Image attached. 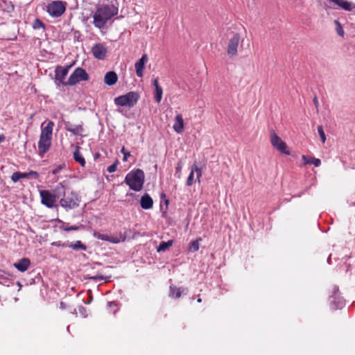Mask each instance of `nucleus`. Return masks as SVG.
Segmentation results:
<instances>
[{"instance_id": "nucleus-1", "label": "nucleus", "mask_w": 355, "mask_h": 355, "mask_svg": "<svg viewBox=\"0 0 355 355\" xmlns=\"http://www.w3.org/2000/svg\"><path fill=\"white\" fill-rule=\"evenodd\" d=\"M117 14V8L113 6L105 5L98 8L93 15V24L95 27L103 29L106 23Z\"/></svg>"}, {"instance_id": "nucleus-2", "label": "nucleus", "mask_w": 355, "mask_h": 355, "mask_svg": "<svg viewBox=\"0 0 355 355\" xmlns=\"http://www.w3.org/2000/svg\"><path fill=\"white\" fill-rule=\"evenodd\" d=\"M89 75L86 71L81 67H78L70 75L69 80L67 81V83L69 85L73 86L80 81H87L89 80Z\"/></svg>"}, {"instance_id": "nucleus-3", "label": "nucleus", "mask_w": 355, "mask_h": 355, "mask_svg": "<svg viewBox=\"0 0 355 355\" xmlns=\"http://www.w3.org/2000/svg\"><path fill=\"white\" fill-rule=\"evenodd\" d=\"M65 10V3L61 1H53L46 6L47 12L53 17H60Z\"/></svg>"}, {"instance_id": "nucleus-4", "label": "nucleus", "mask_w": 355, "mask_h": 355, "mask_svg": "<svg viewBox=\"0 0 355 355\" xmlns=\"http://www.w3.org/2000/svg\"><path fill=\"white\" fill-rule=\"evenodd\" d=\"M60 204L67 209H74L79 205L78 195L75 192L71 191L69 196H64L60 199Z\"/></svg>"}, {"instance_id": "nucleus-5", "label": "nucleus", "mask_w": 355, "mask_h": 355, "mask_svg": "<svg viewBox=\"0 0 355 355\" xmlns=\"http://www.w3.org/2000/svg\"><path fill=\"white\" fill-rule=\"evenodd\" d=\"M70 67V65L65 67L58 66L56 67L55 70V83L58 87H59L60 85L64 86L69 85L67 83V81H64V79L69 73Z\"/></svg>"}, {"instance_id": "nucleus-6", "label": "nucleus", "mask_w": 355, "mask_h": 355, "mask_svg": "<svg viewBox=\"0 0 355 355\" xmlns=\"http://www.w3.org/2000/svg\"><path fill=\"white\" fill-rule=\"evenodd\" d=\"M270 142L272 146L282 153L290 155L286 144L276 133L272 132L270 135Z\"/></svg>"}, {"instance_id": "nucleus-7", "label": "nucleus", "mask_w": 355, "mask_h": 355, "mask_svg": "<svg viewBox=\"0 0 355 355\" xmlns=\"http://www.w3.org/2000/svg\"><path fill=\"white\" fill-rule=\"evenodd\" d=\"M41 202L49 208L57 207L55 205L56 199L55 195H53L48 190H42L40 191Z\"/></svg>"}, {"instance_id": "nucleus-8", "label": "nucleus", "mask_w": 355, "mask_h": 355, "mask_svg": "<svg viewBox=\"0 0 355 355\" xmlns=\"http://www.w3.org/2000/svg\"><path fill=\"white\" fill-rule=\"evenodd\" d=\"M114 103L119 106L131 107L133 106V92L115 98Z\"/></svg>"}, {"instance_id": "nucleus-9", "label": "nucleus", "mask_w": 355, "mask_h": 355, "mask_svg": "<svg viewBox=\"0 0 355 355\" xmlns=\"http://www.w3.org/2000/svg\"><path fill=\"white\" fill-rule=\"evenodd\" d=\"M240 42V36L239 34H234L230 40L227 45V52L230 57H234L237 55V49Z\"/></svg>"}, {"instance_id": "nucleus-10", "label": "nucleus", "mask_w": 355, "mask_h": 355, "mask_svg": "<svg viewBox=\"0 0 355 355\" xmlns=\"http://www.w3.org/2000/svg\"><path fill=\"white\" fill-rule=\"evenodd\" d=\"M94 58L98 60H104L107 56V50L102 43L95 44L91 50Z\"/></svg>"}, {"instance_id": "nucleus-11", "label": "nucleus", "mask_w": 355, "mask_h": 355, "mask_svg": "<svg viewBox=\"0 0 355 355\" xmlns=\"http://www.w3.org/2000/svg\"><path fill=\"white\" fill-rule=\"evenodd\" d=\"M194 173H196V180L200 182V178L202 176V170L197 166L196 164H193L191 167V172L187 180V185L191 186L193 183Z\"/></svg>"}, {"instance_id": "nucleus-12", "label": "nucleus", "mask_w": 355, "mask_h": 355, "mask_svg": "<svg viewBox=\"0 0 355 355\" xmlns=\"http://www.w3.org/2000/svg\"><path fill=\"white\" fill-rule=\"evenodd\" d=\"M144 173L140 169L135 171V191H140L144 182Z\"/></svg>"}, {"instance_id": "nucleus-13", "label": "nucleus", "mask_w": 355, "mask_h": 355, "mask_svg": "<svg viewBox=\"0 0 355 355\" xmlns=\"http://www.w3.org/2000/svg\"><path fill=\"white\" fill-rule=\"evenodd\" d=\"M148 61V55L146 54H144L142 57L135 64L136 73L138 77H143L145 64L147 63Z\"/></svg>"}, {"instance_id": "nucleus-14", "label": "nucleus", "mask_w": 355, "mask_h": 355, "mask_svg": "<svg viewBox=\"0 0 355 355\" xmlns=\"http://www.w3.org/2000/svg\"><path fill=\"white\" fill-rule=\"evenodd\" d=\"M64 124L65 125V129L74 135H80L84 130L82 124L73 125L69 121H64Z\"/></svg>"}, {"instance_id": "nucleus-15", "label": "nucleus", "mask_w": 355, "mask_h": 355, "mask_svg": "<svg viewBox=\"0 0 355 355\" xmlns=\"http://www.w3.org/2000/svg\"><path fill=\"white\" fill-rule=\"evenodd\" d=\"M51 139L40 137V140L38 142L39 152L40 153H46L51 146Z\"/></svg>"}, {"instance_id": "nucleus-16", "label": "nucleus", "mask_w": 355, "mask_h": 355, "mask_svg": "<svg viewBox=\"0 0 355 355\" xmlns=\"http://www.w3.org/2000/svg\"><path fill=\"white\" fill-rule=\"evenodd\" d=\"M184 119L181 114L176 115L175 118L174 124L173 125V130L178 134H181L184 131Z\"/></svg>"}, {"instance_id": "nucleus-17", "label": "nucleus", "mask_w": 355, "mask_h": 355, "mask_svg": "<svg viewBox=\"0 0 355 355\" xmlns=\"http://www.w3.org/2000/svg\"><path fill=\"white\" fill-rule=\"evenodd\" d=\"M329 1L332 2L341 8L347 11H352L354 8H355V5L347 0H329Z\"/></svg>"}, {"instance_id": "nucleus-18", "label": "nucleus", "mask_w": 355, "mask_h": 355, "mask_svg": "<svg viewBox=\"0 0 355 355\" xmlns=\"http://www.w3.org/2000/svg\"><path fill=\"white\" fill-rule=\"evenodd\" d=\"M188 289L184 287L170 286L169 296L173 298H180L182 294H187Z\"/></svg>"}, {"instance_id": "nucleus-19", "label": "nucleus", "mask_w": 355, "mask_h": 355, "mask_svg": "<svg viewBox=\"0 0 355 355\" xmlns=\"http://www.w3.org/2000/svg\"><path fill=\"white\" fill-rule=\"evenodd\" d=\"M118 80V76L116 72L113 71H108L105 73L104 77V83L109 86H112Z\"/></svg>"}, {"instance_id": "nucleus-20", "label": "nucleus", "mask_w": 355, "mask_h": 355, "mask_svg": "<svg viewBox=\"0 0 355 355\" xmlns=\"http://www.w3.org/2000/svg\"><path fill=\"white\" fill-rule=\"evenodd\" d=\"M31 261L28 258H23L18 262L13 264L14 267L16 268L19 271L23 272L28 270Z\"/></svg>"}, {"instance_id": "nucleus-21", "label": "nucleus", "mask_w": 355, "mask_h": 355, "mask_svg": "<svg viewBox=\"0 0 355 355\" xmlns=\"http://www.w3.org/2000/svg\"><path fill=\"white\" fill-rule=\"evenodd\" d=\"M53 126L54 123L51 121H49L44 128L42 127L40 137L51 139Z\"/></svg>"}, {"instance_id": "nucleus-22", "label": "nucleus", "mask_w": 355, "mask_h": 355, "mask_svg": "<svg viewBox=\"0 0 355 355\" xmlns=\"http://www.w3.org/2000/svg\"><path fill=\"white\" fill-rule=\"evenodd\" d=\"M140 205L144 209H150L153 207V200L148 193H146L140 200Z\"/></svg>"}, {"instance_id": "nucleus-23", "label": "nucleus", "mask_w": 355, "mask_h": 355, "mask_svg": "<svg viewBox=\"0 0 355 355\" xmlns=\"http://www.w3.org/2000/svg\"><path fill=\"white\" fill-rule=\"evenodd\" d=\"M62 247L65 248H69L73 249V250L78 251V250H83L85 251L87 250V246L82 243L80 241H77L75 243H63Z\"/></svg>"}, {"instance_id": "nucleus-24", "label": "nucleus", "mask_w": 355, "mask_h": 355, "mask_svg": "<svg viewBox=\"0 0 355 355\" xmlns=\"http://www.w3.org/2000/svg\"><path fill=\"white\" fill-rule=\"evenodd\" d=\"M80 147L79 146H76V150L73 153V158L74 159L78 162L81 166H85V158L80 155L79 150H80Z\"/></svg>"}, {"instance_id": "nucleus-25", "label": "nucleus", "mask_w": 355, "mask_h": 355, "mask_svg": "<svg viewBox=\"0 0 355 355\" xmlns=\"http://www.w3.org/2000/svg\"><path fill=\"white\" fill-rule=\"evenodd\" d=\"M65 188L62 183H60L53 190V195H55V199L59 198L62 196H64Z\"/></svg>"}, {"instance_id": "nucleus-26", "label": "nucleus", "mask_w": 355, "mask_h": 355, "mask_svg": "<svg viewBox=\"0 0 355 355\" xmlns=\"http://www.w3.org/2000/svg\"><path fill=\"white\" fill-rule=\"evenodd\" d=\"M302 159L304 164H313L315 166H319L321 164V161L317 158H309L306 155H302Z\"/></svg>"}, {"instance_id": "nucleus-27", "label": "nucleus", "mask_w": 355, "mask_h": 355, "mask_svg": "<svg viewBox=\"0 0 355 355\" xmlns=\"http://www.w3.org/2000/svg\"><path fill=\"white\" fill-rule=\"evenodd\" d=\"M200 241H202V239L198 238V239L191 241L189 246V251L192 252H197L200 248Z\"/></svg>"}, {"instance_id": "nucleus-28", "label": "nucleus", "mask_w": 355, "mask_h": 355, "mask_svg": "<svg viewBox=\"0 0 355 355\" xmlns=\"http://www.w3.org/2000/svg\"><path fill=\"white\" fill-rule=\"evenodd\" d=\"M173 243V241L172 240H169L167 242L163 241L159 244L157 250V252H164L172 246Z\"/></svg>"}, {"instance_id": "nucleus-29", "label": "nucleus", "mask_w": 355, "mask_h": 355, "mask_svg": "<svg viewBox=\"0 0 355 355\" xmlns=\"http://www.w3.org/2000/svg\"><path fill=\"white\" fill-rule=\"evenodd\" d=\"M125 182L130 187V189L133 190V171H130L127 174Z\"/></svg>"}, {"instance_id": "nucleus-30", "label": "nucleus", "mask_w": 355, "mask_h": 355, "mask_svg": "<svg viewBox=\"0 0 355 355\" xmlns=\"http://www.w3.org/2000/svg\"><path fill=\"white\" fill-rule=\"evenodd\" d=\"M334 24L336 25V31L337 34L341 37H343L345 32L340 23L338 20H335Z\"/></svg>"}, {"instance_id": "nucleus-31", "label": "nucleus", "mask_w": 355, "mask_h": 355, "mask_svg": "<svg viewBox=\"0 0 355 355\" xmlns=\"http://www.w3.org/2000/svg\"><path fill=\"white\" fill-rule=\"evenodd\" d=\"M86 279H93L94 281H101V280H107V279L108 277H104L103 275H95V276H89V275H87L85 276V277Z\"/></svg>"}, {"instance_id": "nucleus-32", "label": "nucleus", "mask_w": 355, "mask_h": 355, "mask_svg": "<svg viewBox=\"0 0 355 355\" xmlns=\"http://www.w3.org/2000/svg\"><path fill=\"white\" fill-rule=\"evenodd\" d=\"M94 236L100 239V240H102V241H111L114 243H117L118 241H115V240H111L110 236L107 235V234H100V233H98V234H94Z\"/></svg>"}, {"instance_id": "nucleus-33", "label": "nucleus", "mask_w": 355, "mask_h": 355, "mask_svg": "<svg viewBox=\"0 0 355 355\" xmlns=\"http://www.w3.org/2000/svg\"><path fill=\"white\" fill-rule=\"evenodd\" d=\"M162 94H163L162 88L161 87H157V89H155V98L157 103H159L161 101L162 98Z\"/></svg>"}, {"instance_id": "nucleus-34", "label": "nucleus", "mask_w": 355, "mask_h": 355, "mask_svg": "<svg viewBox=\"0 0 355 355\" xmlns=\"http://www.w3.org/2000/svg\"><path fill=\"white\" fill-rule=\"evenodd\" d=\"M318 132L320 135L322 142L324 144L326 141V136L322 125L318 126Z\"/></svg>"}, {"instance_id": "nucleus-35", "label": "nucleus", "mask_w": 355, "mask_h": 355, "mask_svg": "<svg viewBox=\"0 0 355 355\" xmlns=\"http://www.w3.org/2000/svg\"><path fill=\"white\" fill-rule=\"evenodd\" d=\"M83 225L77 226V225H71V226H64L61 227L62 230L65 232H69L72 230H78L80 227H83Z\"/></svg>"}, {"instance_id": "nucleus-36", "label": "nucleus", "mask_w": 355, "mask_h": 355, "mask_svg": "<svg viewBox=\"0 0 355 355\" xmlns=\"http://www.w3.org/2000/svg\"><path fill=\"white\" fill-rule=\"evenodd\" d=\"M33 28L34 29H38V28H44V23L40 21V19H35L33 24Z\"/></svg>"}, {"instance_id": "nucleus-37", "label": "nucleus", "mask_w": 355, "mask_h": 355, "mask_svg": "<svg viewBox=\"0 0 355 355\" xmlns=\"http://www.w3.org/2000/svg\"><path fill=\"white\" fill-rule=\"evenodd\" d=\"M20 172H15L11 176V180L14 182H17L20 180Z\"/></svg>"}, {"instance_id": "nucleus-38", "label": "nucleus", "mask_w": 355, "mask_h": 355, "mask_svg": "<svg viewBox=\"0 0 355 355\" xmlns=\"http://www.w3.org/2000/svg\"><path fill=\"white\" fill-rule=\"evenodd\" d=\"M117 163H118V161L116 160L114 164H112V165L108 166L107 168V171H109L110 173H113V172L116 171Z\"/></svg>"}, {"instance_id": "nucleus-39", "label": "nucleus", "mask_w": 355, "mask_h": 355, "mask_svg": "<svg viewBox=\"0 0 355 355\" xmlns=\"http://www.w3.org/2000/svg\"><path fill=\"white\" fill-rule=\"evenodd\" d=\"M121 152L123 153V161H126L127 159H128V157L130 156V152H126L125 150V148L123 147L121 150Z\"/></svg>"}, {"instance_id": "nucleus-40", "label": "nucleus", "mask_w": 355, "mask_h": 355, "mask_svg": "<svg viewBox=\"0 0 355 355\" xmlns=\"http://www.w3.org/2000/svg\"><path fill=\"white\" fill-rule=\"evenodd\" d=\"M28 177H33L35 179H37L39 178V173L36 171H31L28 172Z\"/></svg>"}, {"instance_id": "nucleus-41", "label": "nucleus", "mask_w": 355, "mask_h": 355, "mask_svg": "<svg viewBox=\"0 0 355 355\" xmlns=\"http://www.w3.org/2000/svg\"><path fill=\"white\" fill-rule=\"evenodd\" d=\"M62 168V166H58L55 168H54L52 171L53 174H57L58 173H59Z\"/></svg>"}, {"instance_id": "nucleus-42", "label": "nucleus", "mask_w": 355, "mask_h": 355, "mask_svg": "<svg viewBox=\"0 0 355 355\" xmlns=\"http://www.w3.org/2000/svg\"><path fill=\"white\" fill-rule=\"evenodd\" d=\"M117 306V304L115 302H109L107 303V307L109 309H112L113 307H116Z\"/></svg>"}, {"instance_id": "nucleus-43", "label": "nucleus", "mask_w": 355, "mask_h": 355, "mask_svg": "<svg viewBox=\"0 0 355 355\" xmlns=\"http://www.w3.org/2000/svg\"><path fill=\"white\" fill-rule=\"evenodd\" d=\"M182 170V164L181 163H178L176 167V173L180 174Z\"/></svg>"}, {"instance_id": "nucleus-44", "label": "nucleus", "mask_w": 355, "mask_h": 355, "mask_svg": "<svg viewBox=\"0 0 355 355\" xmlns=\"http://www.w3.org/2000/svg\"><path fill=\"white\" fill-rule=\"evenodd\" d=\"M28 173H21L20 172V178H28Z\"/></svg>"}, {"instance_id": "nucleus-45", "label": "nucleus", "mask_w": 355, "mask_h": 355, "mask_svg": "<svg viewBox=\"0 0 355 355\" xmlns=\"http://www.w3.org/2000/svg\"><path fill=\"white\" fill-rule=\"evenodd\" d=\"M153 85L155 88V89H157V87H160L159 85V83H158V79L157 78H155L154 80H153Z\"/></svg>"}, {"instance_id": "nucleus-46", "label": "nucleus", "mask_w": 355, "mask_h": 355, "mask_svg": "<svg viewBox=\"0 0 355 355\" xmlns=\"http://www.w3.org/2000/svg\"><path fill=\"white\" fill-rule=\"evenodd\" d=\"M4 140H5V136L3 134L0 135V143L3 141Z\"/></svg>"}, {"instance_id": "nucleus-47", "label": "nucleus", "mask_w": 355, "mask_h": 355, "mask_svg": "<svg viewBox=\"0 0 355 355\" xmlns=\"http://www.w3.org/2000/svg\"><path fill=\"white\" fill-rule=\"evenodd\" d=\"M313 102H314L315 107H317L318 105V99L316 97L313 99Z\"/></svg>"}, {"instance_id": "nucleus-48", "label": "nucleus", "mask_w": 355, "mask_h": 355, "mask_svg": "<svg viewBox=\"0 0 355 355\" xmlns=\"http://www.w3.org/2000/svg\"><path fill=\"white\" fill-rule=\"evenodd\" d=\"M134 96H135V102H136L137 101L138 98H139V96H138L137 94H136L135 92Z\"/></svg>"}, {"instance_id": "nucleus-49", "label": "nucleus", "mask_w": 355, "mask_h": 355, "mask_svg": "<svg viewBox=\"0 0 355 355\" xmlns=\"http://www.w3.org/2000/svg\"><path fill=\"white\" fill-rule=\"evenodd\" d=\"M116 311H117V309H114V310H113V313H114V314H115V313H116Z\"/></svg>"}, {"instance_id": "nucleus-50", "label": "nucleus", "mask_w": 355, "mask_h": 355, "mask_svg": "<svg viewBox=\"0 0 355 355\" xmlns=\"http://www.w3.org/2000/svg\"><path fill=\"white\" fill-rule=\"evenodd\" d=\"M197 302L200 303V302H202V300H201L200 298H198V299L197 300Z\"/></svg>"}, {"instance_id": "nucleus-51", "label": "nucleus", "mask_w": 355, "mask_h": 355, "mask_svg": "<svg viewBox=\"0 0 355 355\" xmlns=\"http://www.w3.org/2000/svg\"><path fill=\"white\" fill-rule=\"evenodd\" d=\"M61 306H64L63 302H61Z\"/></svg>"}, {"instance_id": "nucleus-52", "label": "nucleus", "mask_w": 355, "mask_h": 355, "mask_svg": "<svg viewBox=\"0 0 355 355\" xmlns=\"http://www.w3.org/2000/svg\"><path fill=\"white\" fill-rule=\"evenodd\" d=\"M61 306H64L63 302H61Z\"/></svg>"}]
</instances>
